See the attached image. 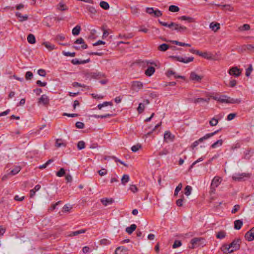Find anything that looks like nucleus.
I'll list each match as a JSON object with an SVG mask.
<instances>
[{
	"label": "nucleus",
	"instance_id": "bf43d9fd",
	"mask_svg": "<svg viewBox=\"0 0 254 254\" xmlns=\"http://www.w3.org/2000/svg\"><path fill=\"white\" fill-rule=\"evenodd\" d=\"M205 157L204 156H201L200 158H198L197 160L194 161L192 164H191V168L193 166L196 164L197 163L202 161L204 159Z\"/></svg>",
	"mask_w": 254,
	"mask_h": 254
},
{
	"label": "nucleus",
	"instance_id": "f3484780",
	"mask_svg": "<svg viewBox=\"0 0 254 254\" xmlns=\"http://www.w3.org/2000/svg\"><path fill=\"white\" fill-rule=\"evenodd\" d=\"M90 62V59L86 60L79 61L77 59H74L71 60V63L73 64H80L88 63Z\"/></svg>",
	"mask_w": 254,
	"mask_h": 254
},
{
	"label": "nucleus",
	"instance_id": "4c0bfd02",
	"mask_svg": "<svg viewBox=\"0 0 254 254\" xmlns=\"http://www.w3.org/2000/svg\"><path fill=\"white\" fill-rule=\"evenodd\" d=\"M226 236V233L224 231H220L216 234V237L218 239H222Z\"/></svg>",
	"mask_w": 254,
	"mask_h": 254
},
{
	"label": "nucleus",
	"instance_id": "3c124183",
	"mask_svg": "<svg viewBox=\"0 0 254 254\" xmlns=\"http://www.w3.org/2000/svg\"><path fill=\"white\" fill-rule=\"evenodd\" d=\"M33 76V73L31 71H27L25 74V78L26 80H30Z\"/></svg>",
	"mask_w": 254,
	"mask_h": 254
},
{
	"label": "nucleus",
	"instance_id": "5701e85b",
	"mask_svg": "<svg viewBox=\"0 0 254 254\" xmlns=\"http://www.w3.org/2000/svg\"><path fill=\"white\" fill-rule=\"evenodd\" d=\"M136 225L135 224H131L129 227H127L126 229V231L128 234H131L136 229Z\"/></svg>",
	"mask_w": 254,
	"mask_h": 254
},
{
	"label": "nucleus",
	"instance_id": "ddd939ff",
	"mask_svg": "<svg viewBox=\"0 0 254 254\" xmlns=\"http://www.w3.org/2000/svg\"><path fill=\"white\" fill-rule=\"evenodd\" d=\"M249 175L246 174H238L233 176L232 178L236 181H241L244 177H248Z\"/></svg>",
	"mask_w": 254,
	"mask_h": 254
},
{
	"label": "nucleus",
	"instance_id": "4d7b16f0",
	"mask_svg": "<svg viewBox=\"0 0 254 254\" xmlns=\"http://www.w3.org/2000/svg\"><path fill=\"white\" fill-rule=\"evenodd\" d=\"M100 244L103 245H107L109 244H110V241L106 239H103L100 240Z\"/></svg>",
	"mask_w": 254,
	"mask_h": 254
},
{
	"label": "nucleus",
	"instance_id": "393cba45",
	"mask_svg": "<svg viewBox=\"0 0 254 254\" xmlns=\"http://www.w3.org/2000/svg\"><path fill=\"white\" fill-rule=\"evenodd\" d=\"M243 221L241 220H237L234 222V228L236 230H239L243 225Z\"/></svg>",
	"mask_w": 254,
	"mask_h": 254
},
{
	"label": "nucleus",
	"instance_id": "338daca9",
	"mask_svg": "<svg viewBox=\"0 0 254 254\" xmlns=\"http://www.w3.org/2000/svg\"><path fill=\"white\" fill-rule=\"evenodd\" d=\"M236 116V113H231L228 115L227 116V120L228 121H231L233 120Z\"/></svg>",
	"mask_w": 254,
	"mask_h": 254
},
{
	"label": "nucleus",
	"instance_id": "aec40b11",
	"mask_svg": "<svg viewBox=\"0 0 254 254\" xmlns=\"http://www.w3.org/2000/svg\"><path fill=\"white\" fill-rule=\"evenodd\" d=\"M155 68L153 66H149L145 71V74L147 76H150L153 74L155 72Z\"/></svg>",
	"mask_w": 254,
	"mask_h": 254
},
{
	"label": "nucleus",
	"instance_id": "20e7f679",
	"mask_svg": "<svg viewBox=\"0 0 254 254\" xmlns=\"http://www.w3.org/2000/svg\"><path fill=\"white\" fill-rule=\"evenodd\" d=\"M240 240L239 239L234 240L227 248L228 253H231L240 248Z\"/></svg>",
	"mask_w": 254,
	"mask_h": 254
},
{
	"label": "nucleus",
	"instance_id": "5fc2aeb1",
	"mask_svg": "<svg viewBox=\"0 0 254 254\" xmlns=\"http://www.w3.org/2000/svg\"><path fill=\"white\" fill-rule=\"evenodd\" d=\"M75 126L77 128L79 129H82L84 127V124L83 123L80 122H77L76 123Z\"/></svg>",
	"mask_w": 254,
	"mask_h": 254
},
{
	"label": "nucleus",
	"instance_id": "1a4fd4ad",
	"mask_svg": "<svg viewBox=\"0 0 254 254\" xmlns=\"http://www.w3.org/2000/svg\"><path fill=\"white\" fill-rule=\"evenodd\" d=\"M203 78L202 75H198L194 72H191V81L193 83H200Z\"/></svg>",
	"mask_w": 254,
	"mask_h": 254
},
{
	"label": "nucleus",
	"instance_id": "6ab92c4d",
	"mask_svg": "<svg viewBox=\"0 0 254 254\" xmlns=\"http://www.w3.org/2000/svg\"><path fill=\"white\" fill-rule=\"evenodd\" d=\"M209 100H210L209 98L204 99V98H194L193 99V102L195 104L200 103L204 102H206L208 103H209Z\"/></svg>",
	"mask_w": 254,
	"mask_h": 254
},
{
	"label": "nucleus",
	"instance_id": "c756f323",
	"mask_svg": "<svg viewBox=\"0 0 254 254\" xmlns=\"http://www.w3.org/2000/svg\"><path fill=\"white\" fill-rule=\"evenodd\" d=\"M129 177L128 175H124L121 179L122 184L124 185H125L126 183H127L129 181Z\"/></svg>",
	"mask_w": 254,
	"mask_h": 254
},
{
	"label": "nucleus",
	"instance_id": "c03bdc74",
	"mask_svg": "<svg viewBox=\"0 0 254 254\" xmlns=\"http://www.w3.org/2000/svg\"><path fill=\"white\" fill-rule=\"evenodd\" d=\"M182 188V183H180L178 186L176 188L174 192V196H177L178 192L181 190Z\"/></svg>",
	"mask_w": 254,
	"mask_h": 254
},
{
	"label": "nucleus",
	"instance_id": "09e8293b",
	"mask_svg": "<svg viewBox=\"0 0 254 254\" xmlns=\"http://www.w3.org/2000/svg\"><path fill=\"white\" fill-rule=\"evenodd\" d=\"M182 245V243L179 240H175L174 244L173 245V248L176 249L178 247H180Z\"/></svg>",
	"mask_w": 254,
	"mask_h": 254
},
{
	"label": "nucleus",
	"instance_id": "4468645a",
	"mask_svg": "<svg viewBox=\"0 0 254 254\" xmlns=\"http://www.w3.org/2000/svg\"><path fill=\"white\" fill-rule=\"evenodd\" d=\"M127 249L125 247H119L116 249L115 254H127Z\"/></svg>",
	"mask_w": 254,
	"mask_h": 254
},
{
	"label": "nucleus",
	"instance_id": "bb28decb",
	"mask_svg": "<svg viewBox=\"0 0 254 254\" xmlns=\"http://www.w3.org/2000/svg\"><path fill=\"white\" fill-rule=\"evenodd\" d=\"M81 30V27L79 25H76L72 30V33L73 35H78Z\"/></svg>",
	"mask_w": 254,
	"mask_h": 254
},
{
	"label": "nucleus",
	"instance_id": "de8ad7c7",
	"mask_svg": "<svg viewBox=\"0 0 254 254\" xmlns=\"http://www.w3.org/2000/svg\"><path fill=\"white\" fill-rule=\"evenodd\" d=\"M63 54L64 56H66V57H74L75 56V52L70 53V52H69L63 51Z\"/></svg>",
	"mask_w": 254,
	"mask_h": 254
},
{
	"label": "nucleus",
	"instance_id": "7ed1b4c3",
	"mask_svg": "<svg viewBox=\"0 0 254 254\" xmlns=\"http://www.w3.org/2000/svg\"><path fill=\"white\" fill-rule=\"evenodd\" d=\"M206 245L205 240L201 237L194 238L191 240V249L203 247Z\"/></svg>",
	"mask_w": 254,
	"mask_h": 254
},
{
	"label": "nucleus",
	"instance_id": "b1692460",
	"mask_svg": "<svg viewBox=\"0 0 254 254\" xmlns=\"http://www.w3.org/2000/svg\"><path fill=\"white\" fill-rule=\"evenodd\" d=\"M86 231V229H81V230H78V231H74V232H71L68 235V236L69 237H72V236H77V235H78L79 234H83V233H85Z\"/></svg>",
	"mask_w": 254,
	"mask_h": 254
},
{
	"label": "nucleus",
	"instance_id": "0e129e2a",
	"mask_svg": "<svg viewBox=\"0 0 254 254\" xmlns=\"http://www.w3.org/2000/svg\"><path fill=\"white\" fill-rule=\"evenodd\" d=\"M74 43L77 44H84V41L83 38H79L75 40Z\"/></svg>",
	"mask_w": 254,
	"mask_h": 254
},
{
	"label": "nucleus",
	"instance_id": "473e14b6",
	"mask_svg": "<svg viewBox=\"0 0 254 254\" xmlns=\"http://www.w3.org/2000/svg\"><path fill=\"white\" fill-rule=\"evenodd\" d=\"M43 45L45 46L49 50H52L55 49V47L54 45L50 44L49 42H44Z\"/></svg>",
	"mask_w": 254,
	"mask_h": 254
},
{
	"label": "nucleus",
	"instance_id": "9b49d317",
	"mask_svg": "<svg viewBox=\"0 0 254 254\" xmlns=\"http://www.w3.org/2000/svg\"><path fill=\"white\" fill-rule=\"evenodd\" d=\"M245 238L249 241H252L254 239V227L246 233Z\"/></svg>",
	"mask_w": 254,
	"mask_h": 254
},
{
	"label": "nucleus",
	"instance_id": "e2e57ef3",
	"mask_svg": "<svg viewBox=\"0 0 254 254\" xmlns=\"http://www.w3.org/2000/svg\"><path fill=\"white\" fill-rule=\"evenodd\" d=\"M98 172L99 175L101 176L105 175L107 173V170L105 169H102L100 170H99Z\"/></svg>",
	"mask_w": 254,
	"mask_h": 254
},
{
	"label": "nucleus",
	"instance_id": "37998d69",
	"mask_svg": "<svg viewBox=\"0 0 254 254\" xmlns=\"http://www.w3.org/2000/svg\"><path fill=\"white\" fill-rule=\"evenodd\" d=\"M144 108H145V106H144V104L140 103L137 108V111H138V113H139V114L142 113L144 111Z\"/></svg>",
	"mask_w": 254,
	"mask_h": 254
},
{
	"label": "nucleus",
	"instance_id": "774afa93",
	"mask_svg": "<svg viewBox=\"0 0 254 254\" xmlns=\"http://www.w3.org/2000/svg\"><path fill=\"white\" fill-rule=\"evenodd\" d=\"M65 180L67 183H70L72 181V178L70 174H67L65 175Z\"/></svg>",
	"mask_w": 254,
	"mask_h": 254
},
{
	"label": "nucleus",
	"instance_id": "6e6552de",
	"mask_svg": "<svg viewBox=\"0 0 254 254\" xmlns=\"http://www.w3.org/2000/svg\"><path fill=\"white\" fill-rule=\"evenodd\" d=\"M221 181V179L220 177H215L213 178L211 185V190L212 192H213V190H215V188H217L219 186Z\"/></svg>",
	"mask_w": 254,
	"mask_h": 254
},
{
	"label": "nucleus",
	"instance_id": "13d9d810",
	"mask_svg": "<svg viewBox=\"0 0 254 254\" xmlns=\"http://www.w3.org/2000/svg\"><path fill=\"white\" fill-rule=\"evenodd\" d=\"M240 29L241 30H248L250 29V26L248 24H245Z\"/></svg>",
	"mask_w": 254,
	"mask_h": 254
},
{
	"label": "nucleus",
	"instance_id": "f03ea898",
	"mask_svg": "<svg viewBox=\"0 0 254 254\" xmlns=\"http://www.w3.org/2000/svg\"><path fill=\"white\" fill-rule=\"evenodd\" d=\"M158 22L162 26L168 27L171 28L172 30H176L178 32H185L187 29L186 27L182 26L174 22H171L170 24H168L167 23L162 22L160 20H158Z\"/></svg>",
	"mask_w": 254,
	"mask_h": 254
},
{
	"label": "nucleus",
	"instance_id": "412c9836",
	"mask_svg": "<svg viewBox=\"0 0 254 254\" xmlns=\"http://www.w3.org/2000/svg\"><path fill=\"white\" fill-rule=\"evenodd\" d=\"M201 57L207 60H214L212 54L210 52H203L201 55Z\"/></svg>",
	"mask_w": 254,
	"mask_h": 254
},
{
	"label": "nucleus",
	"instance_id": "ea45409f",
	"mask_svg": "<svg viewBox=\"0 0 254 254\" xmlns=\"http://www.w3.org/2000/svg\"><path fill=\"white\" fill-rule=\"evenodd\" d=\"M218 123V120L213 118L209 121V124L211 126L214 127L217 125Z\"/></svg>",
	"mask_w": 254,
	"mask_h": 254
},
{
	"label": "nucleus",
	"instance_id": "39448f33",
	"mask_svg": "<svg viewBox=\"0 0 254 254\" xmlns=\"http://www.w3.org/2000/svg\"><path fill=\"white\" fill-rule=\"evenodd\" d=\"M218 131H219V130H217L215 131L214 132L205 134L203 137L200 138L198 140L194 141L193 143L192 147H195L197 146L198 145L199 142H202L204 140H206V139L209 138L210 137L213 136V135H214L215 134L217 133L218 132Z\"/></svg>",
	"mask_w": 254,
	"mask_h": 254
},
{
	"label": "nucleus",
	"instance_id": "423d86ee",
	"mask_svg": "<svg viewBox=\"0 0 254 254\" xmlns=\"http://www.w3.org/2000/svg\"><path fill=\"white\" fill-rule=\"evenodd\" d=\"M242 69L239 68L237 66H233L230 68L228 71V73L235 77H239L242 73Z\"/></svg>",
	"mask_w": 254,
	"mask_h": 254
},
{
	"label": "nucleus",
	"instance_id": "79ce46f5",
	"mask_svg": "<svg viewBox=\"0 0 254 254\" xmlns=\"http://www.w3.org/2000/svg\"><path fill=\"white\" fill-rule=\"evenodd\" d=\"M21 170V168L20 167L17 166L14 168L13 169H12L11 172L10 174L12 175H14L17 174Z\"/></svg>",
	"mask_w": 254,
	"mask_h": 254
},
{
	"label": "nucleus",
	"instance_id": "f8f14e48",
	"mask_svg": "<svg viewBox=\"0 0 254 254\" xmlns=\"http://www.w3.org/2000/svg\"><path fill=\"white\" fill-rule=\"evenodd\" d=\"M174 136L169 131H166L164 135V141L166 142L173 141Z\"/></svg>",
	"mask_w": 254,
	"mask_h": 254
},
{
	"label": "nucleus",
	"instance_id": "9d476101",
	"mask_svg": "<svg viewBox=\"0 0 254 254\" xmlns=\"http://www.w3.org/2000/svg\"><path fill=\"white\" fill-rule=\"evenodd\" d=\"M143 87V84L140 81H133L131 84V89L135 91H138L139 90L142 89Z\"/></svg>",
	"mask_w": 254,
	"mask_h": 254
},
{
	"label": "nucleus",
	"instance_id": "a18cd8bd",
	"mask_svg": "<svg viewBox=\"0 0 254 254\" xmlns=\"http://www.w3.org/2000/svg\"><path fill=\"white\" fill-rule=\"evenodd\" d=\"M65 174V170L64 168H61L60 170L57 172L56 175L58 177H63Z\"/></svg>",
	"mask_w": 254,
	"mask_h": 254
},
{
	"label": "nucleus",
	"instance_id": "f257e3e1",
	"mask_svg": "<svg viewBox=\"0 0 254 254\" xmlns=\"http://www.w3.org/2000/svg\"><path fill=\"white\" fill-rule=\"evenodd\" d=\"M212 98L220 103L239 104L241 102L240 99L232 98L225 95H215L213 96Z\"/></svg>",
	"mask_w": 254,
	"mask_h": 254
},
{
	"label": "nucleus",
	"instance_id": "0eeeda50",
	"mask_svg": "<svg viewBox=\"0 0 254 254\" xmlns=\"http://www.w3.org/2000/svg\"><path fill=\"white\" fill-rule=\"evenodd\" d=\"M49 98L45 94L42 95L41 97L38 99V103L39 105H43L45 106H48L49 104Z\"/></svg>",
	"mask_w": 254,
	"mask_h": 254
},
{
	"label": "nucleus",
	"instance_id": "72a5a7b5",
	"mask_svg": "<svg viewBox=\"0 0 254 254\" xmlns=\"http://www.w3.org/2000/svg\"><path fill=\"white\" fill-rule=\"evenodd\" d=\"M168 48V45L166 44H162L158 47V49L160 51L164 52L166 51Z\"/></svg>",
	"mask_w": 254,
	"mask_h": 254
},
{
	"label": "nucleus",
	"instance_id": "a878e982",
	"mask_svg": "<svg viewBox=\"0 0 254 254\" xmlns=\"http://www.w3.org/2000/svg\"><path fill=\"white\" fill-rule=\"evenodd\" d=\"M92 117H94L95 118H109L113 116V115L112 114H107L104 115H93L91 116Z\"/></svg>",
	"mask_w": 254,
	"mask_h": 254
},
{
	"label": "nucleus",
	"instance_id": "49530a36",
	"mask_svg": "<svg viewBox=\"0 0 254 254\" xmlns=\"http://www.w3.org/2000/svg\"><path fill=\"white\" fill-rule=\"evenodd\" d=\"M85 148V142L83 141H79L77 143V148L81 150Z\"/></svg>",
	"mask_w": 254,
	"mask_h": 254
},
{
	"label": "nucleus",
	"instance_id": "6e6d98bb",
	"mask_svg": "<svg viewBox=\"0 0 254 254\" xmlns=\"http://www.w3.org/2000/svg\"><path fill=\"white\" fill-rule=\"evenodd\" d=\"M240 208V206L239 205H235L231 211L232 213H236L239 210Z\"/></svg>",
	"mask_w": 254,
	"mask_h": 254
},
{
	"label": "nucleus",
	"instance_id": "c9c22d12",
	"mask_svg": "<svg viewBox=\"0 0 254 254\" xmlns=\"http://www.w3.org/2000/svg\"><path fill=\"white\" fill-rule=\"evenodd\" d=\"M180 10L179 7L176 5H171L169 7V10L171 12H178Z\"/></svg>",
	"mask_w": 254,
	"mask_h": 254
},
{
	"label": "nucleus",
	"instance_id": "69168bd1",
	"mask_svg": "<svg viewBox=\"0 0 254 254\" xmlns=\"http://www.w3.org/2000/svg\"><path fill=\"white\" fill-rule=\"evenodd\" d=\"M71 209V207L67 204L65 205L63 208V212H68Z\"/></svg>",
	"mask_w": 254,
	"mask_h": 254
},
{
	"label": "nucleus",
	"instance_id": "e433bc0d",
	"mask_svg": "<svg viewBox=\"0 0 254 254\" xmlns=\"http://www.w3.org/2000/svg\"><path fill=\"white\" fill-rule=\"evenodd\" d=\"M253 48H254V45H245L242 47V51H246V50H250Z\"/></svg>",
	"mask_w": 254,
	"mask_h": 254
},
{
	"label": "nucleus",
	"instance_id": "680f3d73",
	"mask_svg": "<svg viewBox=\"0 0 254 254\" xmlns=\"http://www.w3.org/2000/svg\"><path fill=\"white\" fill-rule=\"evenodd\" d=\"M154 10L152 7H147L146 9V12L150 15L153 14Z\"/></svg>",
	"mask_w": 254,
	"mask_h": 254
},
{
	"label": "nucleus",
	"instance_id": "a211bd4d",
	"mask_svg": "<svg viewBox=\"0 0 254 254\" xmlns=\"http://www.w3.org/2000/svg\"><path fill=\"white\" fill-rule=\"evenodd\" d=\"M15 15L18 18L19 21L20 22H22L23 21H26L28 19V15L25 14V15H22L21 13L19 12H16L15 13Z\"/></svg>",
	"mask_w": 254,
	"mask_h": 254
},
{
	"label": "nucleus",
	"instance_id": "8fccbe9b",
	"mask_svg": "<svg viewBox=\"0 0 254 254\" xmlns=\"http://www.w3.org/2000/svg\"><path fill=\"white\" fill-rule=\"evenodd\" d=\"M153 15L155 17H158L162 15V13L160 10L156 9L154 10Z\"/></svg>",
	"mask_w": 254,
	"mask_h": 254
},
{
	"label": "nucleus",
	"instance_id": "f704fd0d",
	"mask_svg": "<svg viewBox=\"0 0 254 254\" xmlns=\"http://www.w3.org/2000/svg\"><path fill=\"white\" fill-rule=\"evenodd\" d=\"M56 146L57 147H60L61 146L65 147L66 146V144L62 142V139H57L56 141Z\"/></svg>",
	"mask_w": 254,
	"mask_h": 254
},
{
	"label": "nucleus",
	"instance_id": "c85d7f7f",
	"mask_svg": "<svg viewBox=\"0 0 254 254\" xmlns=\"http://www.w3.org/2000/svg\"><path fill=\"white\" fill-rule=\"evenodd\" d=\"M92 77L96 79H99L105 77V74L101 72L93 73Z\"/></svg>",
	"mask_w": 254,
	"mask_h": 254
},
{
	"label": "nucleus",
	"instance_id": "7c9ffc66",
	"mask_svg": "<svg viewBox=\"0 0 254 254\" xmlns=\"http://www.w3.org/2000/svg\"><path fill=\"white\" fill-rule=\"evenodd\" d=\"M223 140L222 139H219V140H218L217 141H216L215 142H214V143H213L211 147L212 148H215L218 146H220L222 145V143H223Z\"/></svg>",
	"mask_w": 254,
	"mask_h": 254
},
{
	"label": "nucleus",
	"instance_id": "cd10ccee",
	"mask_svg": "<svg viewBox=\"0 0 254 254\" xmlns=\"http://www.w3.org/2000/svg\"><path fill=\"white\" fill-rule=\"evenodd\" d=\"M27 41L30 44H34L36 42L35 38L34 35L30 34L27 36Z\"/></svg>",
	"mask_w": 254,
	"mask_h": 254
},
{
	"label": "nucleus",
	"instance_id": "603ef678",
	"mask_svg": "<svg viewBox=\"0 0 254 254\" xmlns=\"http://www.w3.org/2000/svg\"><path fill=\"white\" fill-rule=\"evenodd\" d=\"M185 194L187 196L190 194V186H187L185 189Z\"/></svg>",
	"mask_w": 254,
	"mask_h": 254
},
{
	"label": "nucleus",
	"instance_id": "a19ab883",
	"mask_svg": "<svg viewBox=\"0 0 254 254\" xmlns=\"http://www.w3.org/2000/svg\"><path fill=\"white\" fill-rule=\"evenodd\" d=\"M141 148V145L139 144L133 145L131 147V149L132 152H135Z\"/></svg>",
	"mask_w": 254,
	"mask_h": 254
},
{
	"label": "nucleus",
	"instance_id": "dca6fc26",
	"mask_svg": "<svg viewBox=\"0 0 254 254\" xmlns=\"http://www.w3.org/2000/svg\"><path fill=\"white\" fill-rule=\"evenodd\" d=\"M101 202L104 206H107L108 204H112L114 202V200L112 198H103L101 199Z\"/></svg>",
	"mask_w": 254,
	"mask_h": 254
},
{
	"label": "nucleus",
	"instance_id": "4be33fe9",
	"mask_svg": "<svg viewBox=\"0 0 254 254\" xmlns=\"http://www.w3.org/2000/svg\"><path fill=\"white\" fill-rule=\"evenodd\" d=\"M210 28L214 32H216L220 29V24L218 23L211 22L210 24Z\"/></svg>",
	"mask_w": 254,
	"mask_h": 254
},
{
	"label": "nucleus",
	"instance_id": "2f4dec72",
	"mask_svg": "<svg viewBox=\"0 0 254 254\" xmlns=\"http://www.w3.org/2000/svg\"><path fill=\"white\" fill-rule=\"evenodd\" d=\"M100 6L104 9L107 10L109 8L110 6L109 3L105 1H102L100 3Z\"/></svg>",
	"mask_w": 254,
	"mask_h": 254
},
{
	"label": "nucleus",
	"instance_id": "052dcab7",
	"mask_svg": "<svg viewBox=\"0 0 254 254\" xmlns=\"http://www.w3.org/2000/svg\"><path fill=\"white\" fill-rule=\"evenodd\" d=\"M179 19L181 20H187L188 22H190V17L186 16H182L179 18Z\"/></svg>",
	"mask_w": 254,
	"mask_h": 254
},
{
	"label": "nucleus",
	"instance_id": "864d4df0",
	"mask_svg": "<svg viewBox=\"0 0 254 254\" xmlns=\"http://www.w3.org/2000/svg\"><path fill=\"white\" fill-rule=\"evenodd\" d=\"M38 73L39 75L41 76H45L46 75V71L45 70L43 69H40L38 70Z\"/></svg>",
	"mask_w": 254,
	"mask_h": 254
},
{
	"label": "nucleus",
	"instance_id": "58836bf2",
	"mask_svg": "<svg viewBox=\"0 0 254 254\" xmlns=\"http://www.w3.org/2000/svg\"><path fill=\"white\" fill-rule=\"evenodd\" d=\"M253 70V66L252 64H250L248 68L246 70V75L247 77L250 76L252 71Z\"/></svg>",
	"mask_w": 254,
	"mask_h": 254
},
{
	"label": "nucleus",
	"instance_id": "2eb2a0df",
	"mask_svg": "<svg viewBox=\"0 0 254 254\" xmlns=\"http://www.w3.org/2000/svg\"><path fill=\"white\" fill-rule=\"evenodd\" d=\"M170 58L184 63H188L190 62V58H184L182 57H171Z\"/></svg>",
	"mask_w": 254,
	"mask_h": 254
}]
</instances>
